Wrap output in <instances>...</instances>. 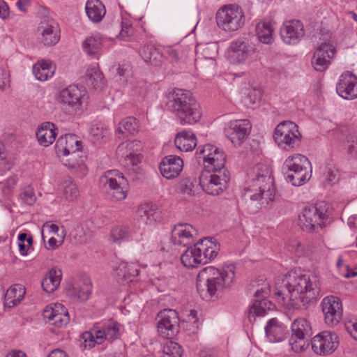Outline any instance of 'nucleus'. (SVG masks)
Returning <instances> with one entry per match:
<instances>
[{"mask_svg": "<svg viewBox=\"0 0 357 357\" xmlns=\"http://www.w3.org/2000/svg\"><path fill=\"white\" fill-rule=\"evenodd\" d=\"M275 295L284 304L295 306L300 300L303 305L320 297V284L316 275L292 270L275 284Z\"/></svg>", "mask_w": 357, "mask_h": 357, "instance_id": "1", "label": "nucleus"}, {"mask_svg": "<svg viewBox=\"0 0 357 357\" xmlns=\"http://www.w3.org/2000/svg\"><path fill=\"white\" fill-rule=\"evenodd\" d=\"M235 278L234 266L222 269L214 266L202 268L197 275V290L203 300L209 301L225 289L229 288Z\"/></svg>", "mask_w": 357, "mask_h": 357, "instance_id": "2", "label": "nucleus"}, {"mask_svg": "<svg viewBox=\"0 0 357 357\" xmlns=\"http://www.w3.org/2000/svg\"><path fill=\"white\" fill-rule=\"evenodd\" d=\"M260 171L252 184L245 190L243 198L250 213H257L262 206L273 201L275 194L274 180L266 167L258 168Z\"/></svg>", "mask_w": 357, "mask_h": 357, "instance_id": "3", "label": "nucleus"}, {"mask_svg": "<svg viewBox=\"0 0 357 357\" xmlns=\"http://www.w3.org/2000/svg\"><path fill=\"white\" fill-rule=\"evenodd\" d=\"M166 107L183 126L195 124L202 117L200 105L188 91L174 89L167 96Z\"/></svg>", "mask_w": 357, "mask_h": 357, "instance_id": "4", "label": "nucleus"}, {"mask_svg": "<svg viewBox=\"0 0 357 357\" xmlns=\"http://www.w3.org/2000/svg\"><path fill=\"white\" fill-rule=\"evenodd\" d=\"M166 107L183 126L195 124L202 117L200 105L188 91L174 89L167 96Z\"/></svg>", "mask_w": 357, "mask_h": 357, "instance_id": "5", "label": "nucleus"}, {"mask_svg": "<svg viewBox=\"0 0 357 357\" xmlns=\"http://www.w3.org/2000/svg\"><path fill=\"white\" fill-rule=\"evenodd\" d=\"M219 249V245L212 241V238H205L188 248L181 256V263L189 268L206 264L218 255Z\"/></svg>", "mask_w": 357, "mask_h": 357, "instance_id": "6", "label": "nucleus"}, {"mask_svg": "<svg viewBox=\"0 0 357 357\" xmlns=\"http://www.w3.org/2000/svg\"><path fill=\"white\" fill-rule=\"evenodd\" d=\"M330 206L324 202L305 207L299 215V225L305 231L312 232L325 226L324 221L329 216Z\"/></svg>", "mask_w": 357, "mask_h": 357, "instance_id": "7", "label": "nucleus"}, {"mask_svg": "<svg viewBox=\"0 0 357 357\" xmlns=\"http://www.w3.org/2000/svg\"><path fill=\"white\" fill-rule=\"evenodd\" d=\"M310 163L308 159L301 154L289 157L282 165V172L286 175V180L294 186L302 185L311 176L307 168Z\"/></svg>", "mask_w": 357, "mask_h": 357, "instance_id": "8", "label": "nucleus"}, {"mask_svg": "<svg viewBox=\"0 0 357 357\" xmlns=\"http://www.w3.org/2000/svg\"><path fill=\"white\" fill-rule=\"evenodd\" d=\"M102 190L114 201L123 200L127 195L128 182L123 173L116 169L107 171L100 178Z\"/></svg>", "mask_w": 357, "mask_h": 357, "instance_id": "9", "label": "nucleus"}, {"mask_svg": "<svg viewBox=\"0 0 357 357\" xmlns=\"http://www.w3.org/2000/svg\"><path fill=\"white\" fill-rule=\"evenodd\" d=\"M141 143L139 141L123 142L116 149V154L119 162L124 166L128 174H140L139 163Z\"/></svg>", "mask_w": 357, "mask_h": 357, "instance_id": "10", "label": "nucleus"}, {"mask_svg": "<svg viewBox=\"0 0 357 357\" xmlns=\"http://www.w3.org/2000/svg\"><path fill=\"white\" fill-rule=\"evenodd\" d=\"M93 332H85L82 335L85 348L91 349L95 344H100L104 341L112 342L120 335V325L113 321H109L102 325H96Z\"/></svg>", "mask_w": 357, "mask_h": 357, "instance_id": "11", "label": "nucleus"}, {"mask_svg": "<svg viewBox=\"0 0 357 357\" xmlns=\"http://www.w3.org/2000/svg\"><path fill=\"white\" fill-rule=\"evenodd\" d=\"M245 15L242 8L237 5H227L216 13L218 26L225 31H235L245 24Z\"/></svg>", "mask_w": 357, "mask_h": 357, "instance_id": "12", "label": "nucleus"}, {"mask_svg": "<svg viewBox=\"0 0 357 357\" xmlns=\"http://www.w3.org/2000/svg\"><path fill=\"white\" fill-rule=\"evenodd\" d=\"M291 336L289 344L296 353L304 351L310 344V338L313 334L310 322L305 318L296 319L291 326Z\"/></svg>", "mask_w": 357, "mask_h": 357, "instance_id": "13", "label": "nucleus"}, {"mask_svg": "<svg viewBox=\"0 0 357 357\" xmlns=\"http://www.w3.org/2000/svg\"><path fill=\"white\" fill-rule=\"evenodd\" d=\"M301 133L298 126L290 121L280 123L275 128L273 139L281 149L291 150L299 146Z\"/></svg>", "mask_w": 357, "mask_h": 357, "instance_id": "14", "label": "nucleus"}, {"mask_svg": "<svg viewBox=\"0 0 357 357\" xmlns=\"http://www.w3.org/2000/svg\"><path fill=\"white\" fill-rule=\"evenodd\" d=\"M208 171L212 173L209 176L202 175L199 184L207 194L218 195L227 189L230 181V173L227 169Z\"/></svg>", "mask_w": 357, "mask_h": 357, "instance_id": "15", "label": "nucleus"}, {"mask_svg": "<svg viewBox=\"0 0 357 357\" xmlns=\"http://www.w3.org/2000/svg\"><path fill=\"white\" fill-rule=\"evenodd\" d=\"M196 154L198 160H203L205 168L208 170L227 169L225 167L226 155L225 152L213 145L205 144L199 146Z\"/></svg>", "mask_w": 357, "mask_h": 357, "instance_id": "16", "label": "nucleus"}, {"mask_svg": "<svg viewBox=\"0 0 357 357\" xmlns=\"http://www.w3.org/2000/svg\"><path fill=\"white\" fill-rule=\"evenodd\" d=\"M157 319L158 331L163 338H172L178 332L180 319L176 310L165 309L158 313Z\"/></svg>", "mask_w": 357, "mask_h": 357, "instance_id": "17", "label": "nucleus"}, {"mask_svg": "<svg viewBox=\"0 0 357 357\" xmlns=\"http://www.w3.org/2000/svg\"><path fill=\"white\" fill-rule=\"evenodd\" d=\"M75 85H70L60 91L57 96L58 102L61 104L64 109L68 107V113L72 114L80 109L82 100L86 91Z\"/></svg>", "mask_w": 357, "mask_h": 357, "instance_id": "18", "label": "nucleus"}, {"mask_svg": "<svg viewBox=\"0 0 357 357\" xmlns=\"http://www.w3.org/2000/svg\"><path fill=\"white\" fill-rule=\"evenodd\" d=\"M338 345V336L331 331L319 333L311 340L312 349L318 355H330L337 349Z\"/></svg>", "mask_w": 357, "mask_h": 357, "instance_id": "19", "label": "nucleus"}, {"mask_svg": "<svg viewBox=\"0 0 357 357\" xmlns=\"http://www.w3.org/2000/svg\"><path fill=\"white\" fill-rule=\"evenodd\" d=\"M36 35L39 43L44 46L55 45L60 40L59 25L53 19L45 18L39 23Z\"/></svg>", "mask_w": 357, "mask_h": 357, "instance_id": "20", "label": "nucleus"}, {"mask_svg": "<svg viewBox=\"0 0 357 357\" xmlns=\"http://www.w3.org/2000/svg\"><path fill=\"white\" fill-rule=\"evenodd\" d=\"M325 323L329 326L337 325L342 316V306L339 298L333 296L325 297L321 302Z\"/></svg>", "mask_w": 357, "mask_h": 357, "instance_id": "21", "label": "nucleus"}, {"mask_svg": "<svg viewBox=\"0 0 357 357\" xmlns=\"http://www.w3.org/2000/svg\"><path fill=\"white\" fill-rule=\"evenodd\" d=\"M251 124L248 119H239L230 121L225 128L226 136L232 144H241L250 135Z\"/></svg>", "mask_w": 357, "mask_h": 357, "instance_id": "22", "label": "nucleus"}, {"mask_svg": "<svg viewBox=\"0 0 357 357\" xmlns=\"http://www.w3.org/2000/svg\"><path fill=\"white\" fill-rule=\"evenodd\" d=\"M336 91L340 96L347 100L357 98V77L351 72L342 73L336 86Z\"/></svg>", "mask_w": 357, "mask_h": 357, "instance_id": "23", "label": "nucleus"}, {"mask_svg": "<svg viewBox=\"0 0 357 357\" xmlns=\"http://www.w3.org/2000/svg\"><path fill=\"white\" fill-rule=\"evenodd\" d=\"M280 36L285 43L296 45L305 36L303 24L299 20L287 22L280 29Z\"/></svg>", "mask_w": 357, "mask_h": 357, "instance_id": "24", "label": "nucleus"}, {"mask_svg": "<svg viewBox=\"0 0 357 357\" xmlns=\"http://www.w3.org/2000/svg\"><path fill=\"white\" fill-rule=\"evenodd\" d=\"M44 319L56 327L66 326L70 321V316L66 307L60 303L54 307L47 306L43 312Z\"/></svg>", "mask_w": 357, "mask_h": 357, "instance_id": "25", "label": "nucleus"}, {"mask_svg": "<svg viewBox=\"0 0 357 357\" xmlns=\"http://www.w3.org/2000/svg\"><path fill=\"white\" fill-rule=\"evenodd\" d=\"M254 52V47L248 40L238 39L233 41L229 46V60L233 63L244 62Z\"/></svg>", "mask_w": 357, "mask_h": 357, "instance_id": "26", "label": "nucleus"}, {"mask_svg": "<svg viewBox=\"0 0 357 357\" xmlns=\"http://www.w3.org/2000/svg\"><path fill=\"white\" fill-rule=\"evenodd\" d=\"M335 54V48L329 43H322L316 50L312 59L315 70L322 72L330 64V59Z\"/></svg>", "mask_w": 357, "mask_h": 357, "instance_id": "27", "label": "nucleus"}, {"mask_svg": "<svg viewBox=\"0 0 357 357\" xmlns=\"http://www.w3.org/2000/svg\"><path fill=\"white\" fill-rule=\"evenodd\" d=\"M81 144V142L77 140L75 135L67 134L56 140V150L63 155H70V160H73L79 156Z\"/></svg>", "mask_w": 357, "mask_h": 357, "instance_id": "28", "label": "nucleus"}, {"mask_svg": "<svg viewBox=\"0 0 357 357\" xmlns=\"http://www.w3.org/2000/svg\"><path fill=\"white\" fill-rule=\"evenodd\" d=\"M183 167V160L178 156L170 155L162 158L159 169L164 177L172 179L180 174Z\"/></svg>", "mask_w": 357, "mask_h": 357, "instance_id": "29", "label": "nucleus"}, {"mask_svg": "<svg viewBox=\"0 0 357 357\" xmlns=\"http://www.w3.org/2000/svg\"><path fill=\"white\" fill-rule=\"evenodd\" d=\"M197 234V231L192 225L180 223L174 226L171 238L175 245L188 246L192 242L193 236Z\"/></svg>", "mask_w": 357, "mask_h": 357, "instance_id": "30", "label": "nucleus"}, {"mask_svg": "<svg viewBox=\"0 0 357 357\" xmlns=\"http://www.w3.org/2000/svg\"><path fill=\"white\" fill-rule=\"evenodd\" d=\"M142 233L137 232L132 227L128 226H117L111 231V237L114 243H120L125 240H132L139 241L142 239Z\"/></svg>", "mask_w": 357, "mask_h": 357, "instance_id": "31", "label": "nucleus"}, {"mask_svg": "<svg viewBox=\"0 0 357 357\" xmlns=\"http://www.w3.org/2000/svg\"><path fill=\"white\" fill-rule=\"evenodd\" d=\"M56 127L51 122H44L38 128L36 133L39 144L43 146L52 144L56 137Z\"/></svg>", "mask_w": 357, "mask_h": 357, "instance_id": "32", "label": "nucleus"}, {"mask_svg": "<svg viewBox=\"0 0 357 357\" xmlns=\"http://www.w3.org/2000/svg\"><path fill=\"white\" fill-rule=\"evenodd\" d=\"M287 331V327L280 324L276 318L271 319L265 327L266 337L271 342L282 341Z\"/></svg>", "mask_w": 357, "mask_h": 357, "instance_id": "33", "label": "nucleus"}, {"mask_svg": "<svg viewBox=\"0 0 357 357\" xmlns=\"http://www.w3.org/2000/svg\"><path fill=\"white\" fill-rule=\"evenodd\" d=\"M174 144L181 151H192L197 146V139L190 131L182 130L176 135Z\"/></svg>", "mask_w": 357, "mask_h": 357, "instance_id": "34", "label": "nucleus"}, {"mask_svg": "<svg viewBox=\"0 0 357 357\" xmlns=\"http://www.w3.org/2000/svg\"><path fill=\"white\" fill-rule=\"evenodd\" d=\"M85 10L89 19L95 23L100 22L106 13L105 7L100 0H88Z\"/></svg>", "mask_w": 357, "mask_h": 357, "instance_id": "35", "label": "nucleus"}, {"mask_svg": "<svg viewBox=\"0 0 357 357\" xmlns=\"http://www.w3.org/2000/svg\"><path fill=\"white\" fill-rule=\"evenodd\" d=\"M117 280L120 282H130L138 275L137 265L134 263L121 262L115 269Z\"/></svg>", "mask_w": 357, "mask_h": 357, "instance_id": "36", "label": "nucleus"}, {"mask_svg": "<svg viewBox=\"0 0 357 357\" xmlns=\"http://www.w3.org/2000/svg\"><path fill=\"white\" fill-rule=\"evenodd\" d=\"M92 290L91 281L88 278L83 280L80 284H77L68 290V294L75 301H86L89 299Z\"/></svg>", "mask_w": 357, "mask_h": 357, "instance_id": "37", "label": "nucleus"}, {"mask_svg": "<svg viewBox=\"0 0 357 357\" xmlns=\"http://www.w3.org/2000/svg\"><path fill=\"white\" fill-rule=\"evenodd\" d=\"M54 71L55 66L50 61L41 60L33 66V74L36 79L43 82L51 78Z\"/></svg>", "mask_w": 357, "mask_h": 357, "instance_id": "38", "label": "nucleus"}, {"mask_svg": "<svg viewBox=\"0 0 357 357\" xmlns=\"http://www.w3.org/2000/svg\"><path fill=\"white\" fill-rule=\"evenodd\" d=\"M273 304L268 300L265 298L255 299L252 305L249 309L248 318L250 322L255 321L256 316H264L266 310L272 309Z\"/></svg>", "mask_w": 357, "mask_h": 357, "instance_id": "39", "label": "nucleus"}, {"mask_svg": "<svg viewBox=\"0 0 357 357\" xmlns=\"http://www.w3.org/2000/svg\"><path fill=\"white\" fill-rule=\"evenodd\" d=\"M25 292V289L21 284H15L10 287L5 294V307L10 308L16 305L24 298Z\"/></svg>", "mask_w": 357, "mask_h": 357, "instance_id": "40", "label": "nucleus"}, {"mask_svg": "<svg viewBox=\"0 0 357 357\" xmlns=\"http://www.w3.org/2000/svg\"><path fill=\"white\" fill-rule=\"evenodd\" d=\"M139 53L145 62H149L153 66H160L162 61V54L159 50L152 45H144Z\"/></svg>", "mask_w": 357, "mask_h": 357, "instance_id": "41", "label": "nucleus"}, {"mask_svg": "<svg viewBox=\"0 0 357 357\" xmlns=\"http://www.w3.org/2000/svg\"><path fill=\"white\" fill-rule=\"evenodd\" d=\"M61 271L52 268L42 281L41 285L47 293L53 292L59 286L61 280Z\"/></svg>", "mask_w": 357, "mask_h": 357, "instance_id": "42", "label": "nucleus"}, {"mask_svg": "<svg viewBox=\"0 0 357 357\" xmlns=\"http://www.w3.org/2000/svg\"><path fill=\"white\" fill-rule=\"evenodd\" d=\"M139 130L137 120L132 117H127L119 123L116 130V135L119 138L124 137V135H134Z\"/></svg>", "mask_w": 357, "mask_h": 357, "instance_id": "43", "label": "nucleus"}, {"mask_svg": "<svg viewBox=\"0 0 357 357\" xmlns=\"http://www.w3.org/2000/svg\"><path fill=\"white\" fill-rule=\"evenodd\" d=\"M86 84L95 89H100L104 84L102 83V73L97 67L89 68L85 74Z\"/></svg>", "mask_w": 357, "mask_h": 357, "instance_id": "44", "label": "nucleus"}, {"mask_svg": "<svg viewBox=\"0 0 357 357\" xmlns=\"http://www.w3.org/2000/svg\"><path fill=\"white\" fill-rule=\"evenodd\" d=\"M175 190L185 197L195 196V179L190 177L180 179L176 185Z\"/></svg>", "mask_w": 357, "mask_h": 357, "instance_id": "45", "label": "nucleus"}, {"mask_svg": "<svg viewBox=\"0 0 357 357\" xmlns=\"http://www.w3.org/2000/svg\"><path fill=\"white\" fill-rule=\"evenodd\" d=\"M256 31L260 42L269 44L273 40V29L270 23L261 22L257 24Z\"/></svg>", "mask_w": 357, "mask_h": 357, "instance_id": "46", "label": "nucleus"}, {"mask_svg": "<svg viewBox=\"0 0 357 357\" xmlns=\"http://www.w3.org/2000/svg\"><path fill=\"white\" fill-rule=\"evenodd\" d=\"M183 349L177 342L167 340L164 343L161 357H181Z\"/></svg>", "mask_w": 357, "mask_h": 357, "instance_id": "47", "label": "nucleus"}, {"mask_svg": "<svg viewBox=\"0 0 357 357\" xmlns=\"http://www.w3.org/2000/svg\"><path fill=\"white\" fill-rule=\"evenodd\" d=\"M323 176L325 183L331 185L337 183L340 179V172L334 165H328L325 167Z\"/></svg>", "mask_w": 357, "mask_h": 357, "instance_id": "48", "label": "nucleus"}, {"mask_svg": "<svg viewBox=\"0 0 357 357\" xmlns=\"http://www.w3.org/2000/svg\"><path fill=\"white\" fill-rule=\"evenodd\" d=\"M84 50L89 55L96 54L101 47V38L99 36H90L83 43Z\"/></svg>", "mask_w": 357, "mask_h": 357, "instance_id": "49", "label": "nucleus"}, {"mask_svg": "<svg viewBox=\"0 0 357 357\" xmlns=\"http://www.w3.org/2000/svg\"><path fill=\"white\" fill-rule=\"evenodd\" d=\"M340 132L343 135H346L345 139L348 144L347 145V152L348 153L354 158H357V135H347V127H342L340 129Z\"/></svg>", "mask_w": 357, "mask_h": 357, "instance_id": "50", "label": "nucleus"}, {"mask_svg": "<svg viewBox=\"0 0 357 357\" xmlns=\"http://www.w3.org/2000/svg\"><path fill=\"white\" fill-rule=\"evenodd\" d=\"M261 99V91L259 89L253 88L250 89L245 98V102L250 105L259 103Z\"/></svg>", "mask_w": 357, "mask_h": 357, "instance_id": "51", "label": "nucleus"}, {"mask_svg": "<svg viewBox=\"0 0 357 357\" xmlns=\"http://www.w3.org/2000/svg\"><path fill=\"white\" fill-rule=\"evenodd\" d=\"M64 192L67 198L75 199L79 195V190L77 185L70 179L65 181Z\"/></svg>", "mask_w": 357, "mask_h": 357, "instance_id": "52", "label": "nucleus"}, {"mask_svg": "<svg viewBox=\"0 0 357 357\" xmlns=\"http://www.w3.org/2000/svg\"><path fill=\"white\" fill-rule=\"evenodd\" d=\"M20 197L22 202L30 206L33 205L36 199L33 189L29 186L23 190Z\"/></svg>", "mask_w": 357, "mask_h": 357, "instance_id": "53", "label": "nucleus"}, {"mask_svg": "<svg viewBox=\"0 0 357 357\" xmlns=\"http://www.w3.org/2000/svg\"><path fill=\"white\" fill-rule=\"evenodd\" d=\"M5 150V146L0 140V165L3 166V171H7L12 168L13 163L11 160H7Z\"/></svg>", "mask_w": 357, "mask_h": 357, "instance_id": "54", "label": "nucleus"}, {"mask_svg": "<svg viewBox=\"0 0 357 357\" xmlns=\"http://www.w3.org/2000/svg\"><path fill=\"white\" fill-rule=\"evenodd\" d=\"M138 214L142 219L151 220L154 219L155 210L149 204H144L139 208Z\"/></svg>", "mask_w": 357, "mask_h": 357, "instance_id": "55", "label": "nucleus"}, {"mask_svg": "<svg viewBox=\"0 0 357 357\" xmlns=\"http://www.w3.org/2000/svg\"><path fill=\"white\" fill-rule=\"evenodd\" d=\"M16 183L17 177L15 176H13L9 177L5 183H1L0 185H2V191L3 194L5 195H9L14 188Z\"/></svg>", "mask_w": 357, "mask_h": 357, "instance_id": "56", "label": "nucleus"}, {"mask_svg": "<svg viewBox=\"0 0 357 357\" xmlns=\"http://www.w3.org/2000/svg\"><path fill=\"white\" fill-rule=\"evenodd\" d=\"M45 231H47L49 234L52 233V234H57L58 236H60L59 234V227L56 225L50 224L48 222H45L43 225V229H42V238L44 241H45V235H44Z\"/></svg>", "mask_w": 357, "mask_h": 357, "instance_id": "57", "label": "nucleus"}, {"mask_svg": "<svg viewBox=\"0 0 357 357\" xmlns=\"http://www.w3.org/2000/svg\"><path fill=\"white\" fill-rule=\"evenodd\" d=\"M288 249L290 252L299 255L303 251V245L298 241L293 240L289 242Z\"/></svg>", "mask_w": 357, "mask_h": 357, "instance_id": "58", "label": "nucleus"}, {"mask_svg": "<svg viewBox=\"0 0 357 357\" xmlns=\"http://www.w3.org/2000/svg\"><path fill=\"white\" fill-rule=\"evenodd\" d=\"M270 293V287L268 284H264L255 292V299H262L266 298Z\"/></svg>", "mask_w": 357, "mask_h": 357, "instance_id": "59", "label": "nucleus"}, {"mask_svg": "<svg viewBox=\"0 0 357 357\" xmlns=\"http://www.w3.org/2000/svg\"><path fill=\"white\" fill-rule=\"evenodd\" d=\"M65 235H66L65 231H64V229H63L61 234V241H58L55 238L51 237L48 241L49 248L47 249L54 250V249L57 248L59 246H60L63 242V238H64Z\"/></svg>", "mask_w": 357, "mask_h": 357, "instance_id": "60", "label": "nucleus"}, {"mask_svg": "<svg viewBox=\"0 0 357 357\" xmlns=\"http://www.w3.org/2000/svg\"><path fill=\"white\" fill-rule=\"evenodd\" d=\"M121 29L119 33V37L123 39L129 35L130 24H129L128 22L124 21L123 19H122L121 22Z\"/></svg>", "mask_w": 357, "mask_h": 357, "instance_id": "61", "label": "nucleus"}, {"mask_svg": "<svg viewBox=\"0 0 357 357\" xmlns=\"http://www.w3.org/2000/svg\"><path fill=\"white\" fill-rule=\"evenodd\" d=\"M90 134L96 139H100L105 137V131L101 128L93 126L90 129Z\"/></svg>", "mask_w": 357, "mask_h": 357, "instance_id": "62", "label": "nucleus"}, {"mask_svg": "<svg viewBox=\"0 0 357 357\" xmlns=\"http://www.w3.org/2000/svg\"><path fill=\"white\" fill-rule=\"evenodd\" d=\"M346 329L357 340V322H349L346 324Z\"/></svg>", "mask_w": 357, "mask_h": 357, "instance_id": "63", "label": "nucleus"}, {"mask_svg": "<svg viewBox=\"0 0 357 357\" xmlns=\"http://www.w3.org/2000/svg\"><path fill=\"white\" fill-rule=\"evenodd\" d=\"M47 357H69L66 351L60 349H56L52 350Z\"/></svg>", "mask_w": 357, "mask_h": 357, "instance_id": "64", "label": "nucleus"}]
</instances>
